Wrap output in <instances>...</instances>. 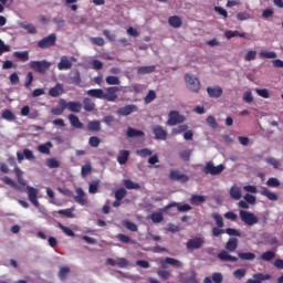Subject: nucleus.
I'll use <instances>...</instances> for the list:
<instances>
[{
	"label": "nucleus",
	"instance_id": "f257e3e1",
	"mask_svg": "<svg viewBox=\"0 0 283 283\" xmlns=\"http://www.w3.org/2000/svg\"><path fill=\"white\" fill-rule=\"evenodd\" d=\"M239 217L242 223H244L247 227H254V224H258L260 222V219L255 213L247 210H239Z\"/></svg>",
	"mask_w": 283,
	"mask_h": 283
},
{
	"label": "nucleus",
	"instance_id": "f03ea898",
	"mask_svg": "<svg viewBox=\"0 0 283 283\" xmlns=\"http://www.w3.org/2000/svg\"><path fill=\"white\" fill-rule=\"evenodd\" d=\"M30 67L33 70V72H38V74H45L48 70H50L52 63L48 62L46 60L42 61H31Z\"/></svg>",
	"mask_w": 283,
	"mask_h": 283
},
{
	"label": "nucleus",
	"instance_id": "7ed1b4c3",
	"mask_svg": "<svg viewBox=\"0 0 283 283\" xmlns=\"http://www.w3.org/2000/svg\"><path fill=\"white\" fill-rule=\"evenodd\" d=\"M186 86L190 90V92H195V94H198L200 92V80L198 77L186 74L185 75Z\"/></svg>",
	"mask_w": 283,
	"mask_h": 283
},
{
	"label": "nucleus",
	"instance_id": "20e7f679",
	"mask_svg": "<svg viewBox=\"0 0 283 283\" xmlns=\"http://www.w3.org/2000/svg\"><path fill=\"white\" fill-rule=\"evenodd\" d=\"M224 171V165L220 164L218 166L213 165V161H208L203 168V174L210 176H219V174H222Z\"/></svg>",
	"mask_w": 283,
	"mask_h": 283
},
{
	"label": "nucleus",
	"instance_id": "39448f33",
	"mask_svg": "<svg viewBox=\"0 0 283 283\" xmlns=\"http://www.w3.org/2000/svg\"><path fill=\"white\" fill-rule=\"evenodd\" d=\"M205 242L203 237H196L187 241L186 248L188 251H198V249H202V247H205Z\"/></svg>",
	"mask_w": 283,
	"mask_h": 283
},
{
	"label": "nucleus",
	"instance_id": "423d86ee",
	"mask_svg": "<svg viewBox=\"0 0 283 283\" xmlns=\"http://www.w3.org/2000/svg\"><path fill=\"white\" fill-rule=\"evenodd\" d=\"M54 45H56V34L54 33L38 41L40 50H48V48H54Z\"/></svg>",
	"mask_w": 283,
	"mask_h": 283
},
{
	"label": "nucleus",
	"instance_id": "0eeeda50",
	"mask_svg": "<svg viewBox=\"0 0 283 283\" xmlns=\"http://www.w3.org/2000/svg\"><path fill=\"white\" fill-rule=\"evenodd\" d=\"M118 92H120V87L118 86H109L104 92V101H108V103H115L118 101Z\"/></svg>",
	"mask_w": 283,
	"mask_h": 283
},
{
	"label": "nucleus",
	"instance_id": "6e6552de",
	"mask_svg": "<svg viewBox=\"0 0 283 283\" xmlns=\"http://www.w3.org/2000/svg\"><path fill=\"white\" fill-rule=\"evenodd\" d=\"M180 123H185V116L180 115L178 111H170L168 114L167 125L176 126L180 125Z\"/></svg>",
	"mask_w": 283,
	"mask_h": 283
},
{
	"label": "nucleus",
	"instance_id": "1a4fd4ad",
	"mask_svg": "<svg viewBox=\"0 0 283 283\" xmlns=\"http://www.w3.org/2000/svg\"><path fill=\"white\" fill-rule=\"evenodd\" d=\"M27 190H28L29 201L31 202V205H33V207L39 209V207H40L39 199H38L39 198V190H36L32 186H27Z\"/></svg>",
	"mask_w": 283,
	"mask_h": 283
},
{
	"label": "nucleus",
	"instance_id": "9d476101",
	"mask_svg": "<svg viewBox=\"0 0 283 283\" xmlns=\"http://www.w3.org/2000/svg\"><path fill=\"white\" fill-rule=\"evenodd\" d=\"M135 112H138V106L135 104H128L126 106L118 108L116 114L118 116H129L132 114H135Z\"/></svg>",
	"mask_w": 283,
	"mask_h": 283
},
{
	"label": "nucleus",
	"instance_id": "9b49d317",
	"mask_svg": "<svg viewBox=\"0 0 283 283\" xmlns=\"http://www.w3.org/2000/svg\"><path fill=\"white\" fill-rule=\"evenodd\" d=\"M169 178L177 182H188L189 176L181 174L180 170H170Z\"/></svg>",
	"mask_w": 283,
	"mask_h": 283
},
{
	"label": "nucleus",
	"instance_id": "f8f14e48",
	"mask_svg": "<svg viewBox=\"0 0 283 283\" xmlns=\"http://www.w3.org/2000/svg\"><path fill=\"white\" fill-rule=\"evenodd\" d=\"M153 134L155 135L156 140H167V130L160 125H155L151 128Z\"/></svg>",
	"mask_w": 283,
	"mask_h": 283
},
{
	"label": "nucleus",
	"instance_id": "ddd939ff",
	"mask_svg": "<svg viewBox=\"0 0 283 283\" xmlns=\"http://www.w3.org/2000/svg\"><path fill=\"white\" fill-rule=\"evenodd\" d=\"M64 105L69 112H73L74 114H80L81 109H83L81 102H66L64 99Z\"/></svg>",
	"mask_w": 283,
	"mask_h": 283
},
{
	"label": "nucleus",
	"instance_id": "4468645a",
	"mask_svg": "<svg viewBox=\"0 0 283 283\" xmlns=\"http://www.w3.org/2000/svg\"><path fill=\"white\" fill-rule=\"evenodd\" d=\"M171 207H177V210L180 213L191 211V206H189V203H185V205L179 206V203H176V202H172V203H169V205L165 206L164 211H168V209H171Z\"/></svg>",
	"mask_w": 283,
	"mask_h": 283
},
{
	"label": "nucleus",
	"instance_id": "2eb2a0df",
	"mask_svg": "<svg viewBox=\"0 0 283 283\" xmlns=\"http://www.w3.org/2000/svg\"><path fill=\"white\" fill-rule=\"evenodd\" d=\"M207 94L208 96H210V98H220V96H222L223 91L222 87L220 86H208L207 87Z\"/></svg>",
	"mask_w": 283,
	"mask_h": 283
},
{
	"label": "nucleus",
	"instance_id": "dca6fc26",
	"mask_svg": "<svg viewBox=\"0 0 283 283\" xmlns=\"http://www.w3.org/2000/svg\"><path fill=\"white\" fill-rule=\"evenodd\" d=\"M63 92H65L63 88V84L57 83L54 87H51L49 90V96H52V98H59V96H61Z\"/></svg>",
	"mask_w": 283,
	"mask_h": 283
},
{
	"label": "nucleus",
	"instance_id": "f3484780",
	"mask_svg": "<svg viewBox=\"0 0 283 283\" xmlns=\"http://www.w3.org/2000/svg\"><path fill=\"white\" fill-rule=\"evenodd\" d=\"M66 107H65V99L60 98L59 99V106L57 107H53L51 109V114H53V116H63V113L65 112Z\"/></svg>",
	"mask_w": 283,
	"mask_h": 283
},
{
	"label": "nucleus",
	"instance_id": "a211bd4d",
	"mask_svg": "<svg viewBox=\"0 0 283 283\" xmlns=\"http://www.w3.org/2000/svg\"><path fill=\"white\" fill-rule=\"evenodd\" d=\"M75 193H77V196L74 197V200L77 202V205L84 207V205L87 203V199H85V191L83 188H76Z\"/></svg>",
	"mask_w": 283,
	"mask_h": 283
},
{
	"label": "nucleus",
	"instance_id": "6ab92c4d",
	"mask_svg": "<svg viewBox=\"0 0 283 283\" xmlns=\"http://www.w3.org/2000/svg\"><path fill=\"white\" fill-rule=\"evenodd\" d=\"M57 69L60 71L72 70V62L70 61V59H67V56L63 55L60 62L57 63Z\"/></svg>",
	"mask_w": 283,
	"mask_h": 283
},
{
	"label": "nucleus",
	"instance_id": "aec40b11",
	"mask_svg": "<svg viewBox=\"0 0 283 283\" xmlns=\"http://www.w3.org/2000/svg\"><path fill=\"white\" fill-rule=\"evenodd\" d=\"M87 95L93 98H99L105 101V91L103 88H91L87 91Z\"/></svg>",
	"mask_w": 283,
	"mask_h": 283
},
{
	"label": "nucleus",
	"instance_id": "412c9836",
	"mask_svg": "<svg viewBox=\"0 0 283 283\" xmlns=\"http://www.w3.org/2000/svg\"><path fill=\"white\" fill-rule=\"evenodd\" d=\"M126 136L128 138H143V136H145V132L139 130V129H135L133 127H128Z\"/></svg>",
	"mask_w": 283,
	"mask_h": 283
},
{
	"label": "nucleus",
	"instance_id": "4be33fe9",
	"mask_svg": "<svg viewBox=\"0 0 283 283\" xmlns=\"http://www.w3.org/2000/svg\"><path fill=\"white\" fill-rule=\"evenodd\" d=\"M218 259L221 260V262H235L238 260L237 256H233L231 254H229V252L222 250L219 254H218Z\"/></svg>",
	"mask_w": 283,
	"mask_h": 283
},
{
	"label": "nucleus",
	"instance_id": "5701e85b",
	"mask_svg": "<svg viewBox=\"0 0 283 283\" xmlns=\"http://www.w3.org/2000/svg\"><path fill=\"white\" fill-rule=\"evenodd\" d=\"M226 250L230 253H233L238 250V239L237 238H230L226 243Z\"/></svg>",
	"mask_w": 283,
	"mask_h": 283
},
{
	"label": "nucleus",
	"instance_id": "b1692460",
	"mask_svg": "<svg viewBox=\"0 0 283 283\" xmlns=\"http://www.w3.org/2000/svg\"><path fill=\"white\" fill-rule=\"evenodd\" d=\"M168 23H169V27L170 28H175V29H178L182 25V19L178 15H171L169 19H168Z\"/></svg>",
	"mask_w": 283,
	"mask_h": 283
},
{
	"label": "nucleus",
	"instance_id": "393cba45",
	"mask_svg": "<svg viewBox=\"0 0 283 283\" xmlns=\"http://www.w3.org/2000/svg\"><path fill=\"white\" fill-rule=\"evenodd\" d=\"M69 120H70L72 127H75V129H83V123H81V119H78V116H76L74 114H70Z\"/></svg>",
	"mask_w": 283,
	"mask_h": 283
},
{
	"label": "nucleus",
	"instance_id": "a878e982",
	"mask_svg": "<svg viewBox=\"0 0 283 283\" xmlns=\"http://www.w3.org/2000/svg\"><path fill=\"white\" fill-rule=\"evenodd\" d=\"M154 72H156V65L139 66L137 69V74H139L140 76H143L145 74H154Z\"/></svg>",
	"mask_w": 283,
	"mask_h": 283
},
{
	"label": "nucleus",
	"instance_id": "bb28decb",
	"mask_svg": "<svg viewBox=\"0 0 283 283\" xmlns=\"http://www.w3.org/2000/svg\"><path fill=\"white\" fill-rule=\"evenodd\" d=\"M230 198H232V200H240V198H242V190L238 186H232L230 189Z\"/></svg>",
	"mask_w": 283,
	"mask_h": 283
},
{
	"label": "nucleus",
	"instance_id": "cd10ccee",
	"mask_svg": "<svg viewBox=\"0 0 283 283\" xmlns=\"http://www.w3.org/2000/svg\"><path fill=\"white\" fill-rule=\"evenodd\" d=\"M260 192H261V196H265L268 200H272V201L277 200V196L275 195V192H271V190H269V188L266 187H262Z\"/></svg>",
	"mask_w": 283,
	"mask_h": 283
},
{
	"label": "nucleus",
	"instance_id": "c85d7f7f",
	"mask_svg": "<svg viewBox=\"0 0 283 283\" xmlns=\"http://www.w3.org/2000/svg\"><path fill=\"white\" fill-rule=\"evenodd\" d=\"M13 172L15 174L19 185H21V187H25V179H23V170H21L19 166H15Z\"/></svg>",
	"mask_w": 283,
	"mask_h": 283
},
{
	"label": "nucleus",
	"instance_id": "c756f323",
	"mask_svg": "<svg viewBox=\"0 0 283 283\" xmlns=\"http://www.w3.org/2000/svg\"><path fill=\"white\" fill-rule=\"evenodd\" d=\"M165 264H170V266H177L178 269H180V266H182V262L174 259V258H166L164 263H163V268L167 269V265Z\"/></svg>",
	"mask_w": 283,
	"mask_h": 283
},
{
	"label": "nucleus",
	"instance_id": "7c9ffc66",
	"mask_svg": "<svg viewBox=\"0 0 283 283\" xmlns=\"http://www.w3.org/2000/svg\"><path fill=\"white\" fill-rule=\"evenodd\" d=\"M127 160H129V150H120L117 163H119V165H126Z\"/></svg>",
	"mask_w": 283,
	"mask_h": 283
},
{
	"label": "nucleus",
	"instance_id": "2f4dec72",
	"mask_svg": "<svg viewBox=\"0 0 283 283\" xmlns=\"http://www.w3.org/2000/svg\"><path fill=\"white\" fill-rule=\"evenodd\" d=\"M211 218L214 220V222L219 229H224V219L221 217L220 213L213 212L211 214Z\"/></svg>",
	"mask_w": 283,
	"mask_h": 283
},
{
	"label": "nucleus",
	"instance_id": "473e14b6",
	"mask_svg": "<svg viewBox=\"0 0 283 283\" xmlns=\"http://www.w3.org/2000/svg\"><path fill=\"white\" fill-rule=\"evenodd\" d=\"M83 105H84L85 112H94V109L96 107V104H94V102H92V99H90V97L83 98Z\"/></svg>",
	"mask_w": 283,
	"mask_h": 283
},
{
	"label": "nucleus",
	"instance_id": "72a5a7b5",
	"mask_svg": "<svg viewBox=\"0 0 283 283\" xmlns=\"http://www.w3.org/2000/svg\"><path fill=\"white\" fill-rule=\"evenodd\" d=\"M13 56L15 59H20V61H22L23 63L30 61V54L28 53V51H17L13 53Z\"/></svg>",
	"mask_w": 283,
	"mask_h": 283
},
{
	"label": "nucleus",
	"instance_id": "f704fd0d",
	"mask_svg": "<svg viewBox=\"0 0 283 283\" xmlns=\"http://www.w3.org/2000/svg\"><path fill=\"white\" fill-rule=\"evenodd\" d=\"M207 198L205 196L200 195H192L190 198V202L195 205L196 207H199V205H202V202H206Z\"/></svg>",
	"mask_w": 283,
	"mask_h": 283
},
{
	"label": "nucleus",
	"instance_id": "c9c22d12",
	"mask_svg": "<svg viewBox=\"0 0 283 283\" xmlns=\"http://www.w3.org/2000/svg\"><path fill=\"white\" fill-rule=\"evenodd\" d=\"M238 258H240V260H244V261H253L255 259V253H253V252H239Z\"/></svg>",
	"mask_w": 283,
	"mask_h": 283
},
{
	"label": "nucleus",
	"instance_id": "e433bc0d",
	"mask_svg": "<svg viewBox=\"0 0 283 283\" xmlns=\"http://www.w3.org/2000/svg\"><path fill=\"white\" fill-rule=\"evenodd\" d=\"M69 266H62L60 268V271L57 273V277L63 282L64 280H67V274L70 273Z\"/></svg>",
	"mask_w": 283,
	"mask_h": 283
},
{
	"label": "nucleus",
	"instance_id": "4c0bfd02",
	"mask_svg": "<svg viewBox=\"0 0 283 283\" xmlns=\"http://www.w3.org/2000/svg\"><path fill=\"white\" fill-rule=\"evenodd\" d=\"M224 36L226 39H233L234 36L247 39V33H239L238 31H226Z\"/></svg>",
	"mask_w": 283,
	"mask_h": 283
},
{
	"label": "nucleus",
	"instance_id": "58836bf2",
	"mask_svg": "<svg viewBox=\"0 0 283 283\" xmlns=\"http://www.w3.org/2000/svg\"><path fill=\"white\" fill-rule=\"evenodd\" d=\"M88 132H101V122L92 120L87 125Z\"/></svg>",
	"mask_w": 283,
	"mask_h": 283
},
{
	"label": "nucleus",
	"instance_id": "ea45409f",
	"mask_svg": "<svg viewBox=\"0 0 283 283\" xmlns=\"http://www.w3.org/2000/svg\"><path fill=\"white\" fill-rule=\"evenodd\" d=\"M50 147H52V143L48 142L38 146V151H40V154H46L48 156H50Z\"/></svg>",
	"mask_w": 283,
	"mask_h": 283
},
{
	"label": "nucleus",
	"instance_id": "a19ab883",
	"mask_svg": "<svg viewBox=\"0 0 283 283\" xmlns=\"http://www.w3.org/2000/svg\"><path fill=\"white\" fill-rule=\"evenodd\" d=\"M2 118L4 120H9V122H12V120H17V116L14 115V113H12V111L10 109H4L2 112Z\"/></svg>",
	"mask_w": 283,
	"mask_h": 283
},
{
	"label": "nucleus",
	"instance_id": "79ce46f5",
	"mask_svg": "<svg viewBox=\"0 0 283 283\" xmlns=\"http://www.w3.org/2000/svg\"><path fill=\"white\" fill-rule=\"evenodd\" d=\"M46 167H49V169H59V167H61V164L59 163V160H56V158H48Z\"/></svg>",
	"mask_w": 283,
	"mask_h": 283
},
{
	"label": "nucleus",
	"instance_id": "37998d69",
	"mask_svg": "<svg viewBox=\"0 0 283 283\" xmlns=\"http://www.w3.org/2000/svg\"><path fill=\"white\" fill-rule=\"evenodd\" d=\"M92 174V164L87 163L86 165L82 166L81 168V176L82 178H87V175Z\"/></svg>",
	"mask_w": 283,
	"mask_h": 283
},
{
	"label": "nucleus",
	"instance_id": "c03bdc74",
	"mask_svg": "<svg viewBox=\"0 0 283 283\" xmlns=\"http://www.w3.org/2000/svg\"><path fill=\"white\" fill-rule=\"evenodd\" d=\"M105 81L107 85H120V78H118V76L108 75Z\"/></svg>",
	"mask_w": 283,
	"mask_h": 283
},
{
	"label": "nucleus",
	"instance_id": "a18cd8bd",
	"mask_svg": "<svg viewBox=\"0 0 283 283\" xmlns=\"http://www.w3.org/2000/svg\"><path fill=\"white\" fill-rule=\"evenodd\" d=\"M150 220L155 224H159V222H163V220H165V217H163L160 212H153L150 216Z\"/></svg>",
	"mask_w": 283,
	"mask_h": 283
},
{
	"label": "nucleus",
	"instance_id": "49530a36",
	"mask_svg": "<svg viewBox=\"0 0 283 283\" xmlns=\"http://www.w3.org/2000/svg\"><path fill=\"white\" fill-rule=\"evenodd\" d=\"M116 238H117V240H118L119 242H123V244H129V242H130L132 244H134V242L132 241V238H129V235H127V234L118 233V234L116 235Z\"/></svg>",
	"mask_w": 283,
	"mask_h": 283
},
{
	"label": "nucleus",
	"instance_id": "de8ad7c7",
	"mask_svg": "<svg viewBox=\"0 0 283 283\" xmlns=\"http://www.w3.org/2000/svg\"><path fill=\"white\" fill-rule=\"evenodd\" d=\"M57 227L63 231V233H65V235H69V238H74L76 235L72 229L63 226V223H57Z\"/></svg>",
	"mask_w": 283,
	"mask_h": 283
},
{
	"label": "nucleus",
	"instance_id": "09e8293b",
	"mask_svg": "<svg viewBox=\"0 0 283 283\" xmlns=\"http://www.w3.org/2000/svg\"><path fill=\"white\" fill-rule=\"evenodd\" d=\"M124 187L126 189H140V185L132 181V179L124 180Z\"/></svg>",
	"mask_w": 283,
	"mask_h": 283
},
{
	"label": "nucleus",
	"instance_id": "8fccbe9b",
	"mask_svg": "<svg viewBox=\"0 0 283 283\" xmlns=\"http://www.w3.org/2000/svg\"><path fill=\"white\" fill-rule=\"evenodd\" d=\"M274 258H275V252L273 251H266L261 254V260H263L264 262H271V260H273Z\"/></svg>",
	"mask_w": 283,
	"mask_h": 283
},
{
	"label": "nucleus",
	"instance_id": "3c124183",
	"mask_svg": "<svg viewBox=\"0 0 283 283\" xmlns=\"http://www.w3.org/2000/svg\"><path fill=\"white\" fill-rule=\"evenodd\" d=\"M260 56L261 59H277V53L273 51H261Z\"/></svg>",
	"mask_w": 283,
	"mask_h": 283
},
{
	"label": "nucleus",
	"instance_id": "603ef678",
	"mask_svg": "<svg viewBox=\"0 0 283 283\" xmlns=\"http://www.w3.org/2000/svg\"><path fill=\"white\" fill-rule=\"evenodd\" d=\"M98 185H101V181H92L88 186V193H98Z\"/></svg>",
	"mask_w": 283,
	"mask_h": 283
},
{
	"label": "nucleus",
	"instance_id": "864d4df0",
	"mask_svg": "<svg viewBox=\"0 0 283 283\" xmlns=\"http://www.w3.org/2000/svg\"><path fill=\"white\" fill-rule=\"evenodd\" d=\"M33 81H34V75L32 74V72H29V73L25 75L24 87H25L27 90H30V87H31Z\"/></svg>",
	"mask_w": 283,
	"mask_h": 283
},
{
	"label": "nucleus",
	"instance_id": "5fc2aeb1",
	"mask_svg": "<svg viewBox=\"0 0 283 283\" xmlns=\"http://www.w3.org/2000/svg\"><path fill=\"white\" fill-rule=\"evenodd\" d=\"M206 123L207 125H209V127H211L212 129H218V122H216V117H213L212 115L208 116L206 118Z\"/></svg>",
	"mask_w": 283,
	"mask_h": 283
},
{
	"label": "nucleus",
	"instance_id": "6e6d98bb",
	"mask_svg": "<svg viewBox=\"0 0 283 283\" xmlns=\"http://www.w3.org/2000/svg\"><path fill=\"white\" fill-rule=\"evenodd\" d=\"M226 233L228 235H232L234 238H242V233L240 232V230L234 229V228H228L226 229Z\"/></svg>",
	"mask_w": 283,
	"mask_h": 283
},
{
	"label": "nucleus",
	"instance_id": "4d7b16f0",
	"mask_svg": "<svg viewBox=\"0 0 283 283\" xmlns=\"http://www.w3.org/2000/svg\"><path fill=\"white\" fill-rule=\"evenodd\" d=\"M127 196V190L125 188H119L115 191V199L123 200Z\"/></svg>",
	"mask_w": 283,
	"mask_h": 283
},
{
	"label": "nucleus",
	"instance_id": "13d9d810",
	"mask_svg": "<svg viewBox=\"0 0 283 283\" xmlns=\"http://www.w3.org/2000/svg\"><path fill=\"white\" fill-rule=\"evenodd\" d=\"M187 129H189V126H187L185 124L184 125H179V126H177L176 128L172 129V134L175 136H178V134L186 133Z\"/></svg>",
	"mask_w": 283,
	"mask_h": 283
},
{
	"label": "nucleus",
	"instance_id": "bf43d9fd",
	"mask_svg": "<svg viewBox=\"0 0 283 283\" xmlns=\"http://www.w3.org/2000/svg\"><path fill=\"white\" fill-rule=\"evenodd\" d=\"M265 163H268V165H271L273 169H280V161H277V159L273 157L265 158Z\"/></svg>",
	"mask_w": 283,
	"mask_h": 283
},
{
	"label": "nucleus",
	"instance_id": "052dcab7",
	"mask_svg": "<svg viewBox=\"0 0 283 283\" xmlns=\"http://www.w3.org/2000/svg\"><path fill=\"white\" fill-rule=\"evenodd\" d=\"M255 92L258 96H261V98H270L271 94L269 93V90L266 88H255Z\"/></svg>",
	"mask_w": 283,
	"mask_h": 283
},
{
	"label": "nucleus",
	"instance_id": "680f3d73",
	"mask_svg": "<svg viewBox=\"0 0 283 283\" xmlns=\"http://www.w3.org/2000/svg\"><path fill=\"white\" fill-rule=\"evenodd\" d=\"M146 105H149V103H153V101H156V92L149 91L146 97L144 98Z\"/></svg>",
	"mask_w": 283,
	"mask_h": 283
},
{
	"label": "nucleus",
	"instance_id": "e2e57ef3",
	"mask_svg": "<svg viewBox=\"0 0 283 283\" xmlns=\"http://www.w3.org/2000/svg\"><path fill=\"white\" fill-rule=\"evenodd\" d=\"M280 185H281L280 180L277 178H275V177H271L266 181V186L268 187L277 188V187H280Z\"/></svg>",
	"mask_w": 283,
	"mask_h": 283
},
{
	"label": "nucleus",
	"instance_id": "0e129e2a",
	"mask_svg": "<svg viewBox=\"0 0 283 283\" xmlns=\"http://www.w3.org/2000/svg\"><path fill=\"white\" fill-rule=\"evenodd\" d=\"M179 157L185 161V163H189L190 158H191V150H182L179 153Z\"/></svg>",
	"mask_w": 283,
	"mask_h": 283
},
{
	"label": "nucleus",
	"instance_id": "69168bd1",
	"mask_svg": "<svg viewBox=\"0 0 283 283\" xmlns=\"http://www.w3.org/2000/svg\"><path fill=\"white\" fill-rule=\"evenodd\" d=\"M211 279H212L213 283H222L223 280H224V276L220 272H214V273H212V277Z\"/></svg>",
	"mask_w": 283,
	"mask_h": 283
},
{
	"label": "nucleus",
	"instance_id": "338daca9",
	"mask_svg": "<svg viewBox=\"0 0 283 283\" xmlns=\"http://www.w3.org/2000/svg\"><path fill=\"white\" fill-rule=\"evenodd\" d=\"M88 145L94 148L98 147V145H101V138H98L97 136L90 137Z\"/></svg>",
	"mask_w": 283,
	"mask_h": 283
},
{
	"label": "nucleus",
	"instance_id": "774afa93",
	"mask_svg": "<svg viewBox=\"0 0 283 283\" xmlns=\"http://www.w3.org/2000/svg\"><path fill=\"white\" fill-rule=\"evenodd\" d=\"M233 275L237 280H242L247 275V270L244 269H238L233 272Z\"/></svg>",
	"mask_w": 283,
	"mask_h": 283
}]
</instances>
